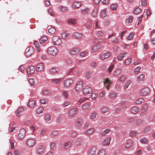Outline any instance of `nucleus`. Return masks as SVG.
<instances>
[{"instance_id": "e433bc0d", "label": "nucleus", "mask_w": 155, "mask_h": 155, "mask_svg": "<svg viewBox=\"0 0 155 155\" xmlns=\"http://www.w3.org/2000/svg\"><path fill=\"white\" fill-rule=\"evenodd\" d=\"M35 103L34 101L31 100H30L28 103V105L30 107H33L35 105Z\"/></svg>"}, {"instance_id": "bb28decb", "label": "nucleus", "mask_w": 155, "mask_h": 155, "mask_svg": "<svg viewBox=\"0 0 155 155\" xmlns=\"http://www.w3.org/2000/svg\"><path fill=\"white\" fill-rule=\"evenodd\" d=\"M107 10L105 9L101 12V15L102 18H104L107 16Z\"/></svg>"}, {"instance_id": "f03ea898", "label": "nucleus", "mask_w": 155, "mask_h": 155, "mask_svg": "<svg viewBox=\"0 0 155 155\" xmlns=\"http://www.w3.org/2000/svg\"><path fill=\"white\" fill-rule=\"evenodd\" d=\"M52 41L54 45H60L62 43L61 39L57 36H54L52 37Z\"/></svg>"}, {"instance_id": "de8ad7c7", "label": "nucleus", "mask_w": 155, "mask_h": 155, "mask_svg": "<svg viewBox=\"0 0 155 155\" xmlns=\"http://www.w3.org/2000/svg\"><path fill=\"white\" fill-rule=\"evenodd\" d=\"M131 83V81L130 80H127L125 84H124V89H127L129 85H130V84Z\"/></svg>"}, {"instance_id": "412c9836", "label": "nucleus", "mask_w": 155, "mask_h": 155, "mask_svg": "<svg viewBox=\"0 0 155 155\" xmlns=\"http://www.w3.org/2000/svg\"><path fill=\"white\" fill-rule=\"evenodd\" d=\"M34 52V49L33 47H30L28 51L26 52V55L28 57L30 56Z\"/></svg>"}, {"instance_id": "8fccbe9b", "label": "nucleus", "mask_w": 155, "mask_h": 155, "mask_svg": "<svg viewBox=\"0 0 155 155\" xmlns=\"http://www.w3.org/2000/svg\"><path fill=\"white\" fill-rule=\"evenodd\" d=\"M51 91L47 89H45L43 90L42 92V94L45 95L49 94H51Z\"/></svg>"}, {"instance_id": "864d4df0", "label": "nucleus", "mask_w": 155, "mask_h": 155, "mask_svg": "<svg viewBox=\"0 0 155 155\" xmlns=\"http://www.w3.org/2000/svg\"><path fill=\"white\" fill-rule=\"evenodd\" d=\"M92 25L91 21L89 20L87 21L86 24V27L87 28H89L91 27Z\"/></svg>"}, {"instance_id": "7ed1b4c3", "label": "nucleus", "mask_w": 155, "mask_h": 155, "mask_svg": "<svg viewBox=\"0 0 155 155\" xmlns=\"http://www.w3.org/2000/svg\"><path fill=\"white\" fill-rule=\"evenodd\" d=\"M78 109L77 108H73L71 109L68 111V115L69 117H72L77 114Z\"/></svg>"}, {"instance_id": "680f3d73", "label": "nucleus", "mask_w": 155, "mask_h": 155, "mask_svg": "<svg viewBox=\"0 0 155 155\" xmlns=\"http://www.w3.org/2000/svg\"><path fill=\"white\" fill-rule=\"evenodd\" d=\"M140 142L144 144H147L148 143V141L147 139L146 138H143L140 140Z\"/></svg>"}, {"instance_id": "4d7b16f0", "label": "nucleus", "mask_w": 155, "mask_h": 155, "mask_svg": "<svg viewBox=\"0 0 155 155\" xmlns=\"http://www.w3.org/2000/svg\"><path fill=\"white\" fill-rule=\"evenodd\" d=\"M59 10L62 12H64L67 10V7L64 6H61L59 7Z\"/></svg>"}, {"instance_id": "09e8293b", "label": "nucleus", "mask_w": 155, "mask_h": 155, "mask_svg": "<svg viewBox=\"0 0 155 155\" xmlns=\"http://www.w3.org/2000/svg\"><path fill=\"white\" fill-rule=\"evenodd\" d=\"M51 117L50 114H46L45 115V119L47 121H48L51 120Z\"/></svg>"}, {"instance_id": "4be33fe9", "label": "nucleus", "mask_w": 155, "mask_h": 155, "mask_svg": "<svg viewBox=\"0 0 155 155\" xmlns=\"http://www.w3.org/2000/svg\"><path fill=\"white\" fill-rule=\"evenodd\" d=\"M56 31V30L55 27L51 26V28L48 29V32L49 33L54 34Z\"/></svg>"}, {"instance_id": "e2e57ef3", "label": "nucleus", "mask_w": 155, "mask_h": 155, "mask_svg": "<svg viewBox=\"0 0 155 155\" xmlns=\"http://www.w3.org/2000/svg\"><path fill=\"white\" fill-rule=\"evenodd\" d=\"M72 143L71 142H68L65 143L64 146L65 148H68L71 145Z\"/></svg>"}, {"instance_id": "9d476101", "label": "nucleus", "mask_w": 155, "mask_h": 155, "mask_svg": "<svg viewBox=\"0 0 155 155\" xmlns=\"http://www.w3.org/2000/svg\"><path fill=\"white\" fill-rule=\"evenodd\" d=\"M150 92V90L148 88L145 87L142 89L140 91V94L143 96L146 95Z\"/></svg>"}, {"instance_id": "c756f323", "label": "nucleus", "mask_w": 155, "mask_h": 155, "mask_svg": "<svg viewBox=\"0 0 155 155\" xmlns=\"http://www.w3.org/2000/svg\"><path fill=\"white\" fill-rule=\"evenodd\" d=\"M61 78H54L51 80V82L52 83H54L56 84H58L61 81Z\"/></svg>"}, {"instance_id": "9b49d317", "label": "nucleus", "mask_w": 155, "mask_h": 155, "mask_svg": "<svg viewBox=\"0 0 155 155\" xmlns=\"http://www.w3.org/2000/svg\"><path fill=\"white\" fill-rule=\"evenodd\" d=\"M83 91L84 94L87 95L89 94H91L92 93V90L90 87L87 86L83 89Z\"/></svg>"}, {"instance_id": "69168bd1", "label": "nucleus", "mask_w": 155, "mask_h": 155, "mask_svg": "<svg viewBox=\"0 0 155 155\" xmlns=\"http://www.w3.org/2000/svg\"><path fill=\"white\" fill-rule=\"evenodd\" d=\"M97 13V8H95L92 13V16L93 17L95 16Z\"/></svg>"}, {"instance_id": "f3484780", "label": "nucleus", "mask_w": 155, "mask_h": 155, "mask_svg": "<svg viewBox=\"0 0 155 155\" xmlns=\"http://www.w3.org/2000/svg\"><path fill=\"white\" fill-rule=\"evenodd\" d=\"M44 67V65L43 63H40L38 64L36 67V70L38 71H43Z\"/></svg>"}, {"instance_id": "c03bdc74", "label": "nucleus", "mask_w": 155, "mask_h": 155, "mask_svg": "<svg viewBox=\"0 0 155 155\" xmlns=\"http://www.w3.org/2000/svg\"><path fill=\"white\" fill-rule=\"evenodd\" d=\"M117 4H114L111 5L110 8L112 10L115 11L117 9Z\"/></svg>"}, {"instance_id": "a19ab883", "label": "nucleus", "mask_w": 155, "mask_h": 155, "mask_svg": "<svg viewBox=\"0 0 155 155\" xmlns=\"http://www.w3.org/2000/svg\"><path fill=\"white\" fill-rule=\"evenodd\" d=\"M132 60V58H127L124 61V64L127 65L130 64L131 63Z\"/></svg>"}, {"instance_id": "79ce46f5", "label": "nucleus", "mask_w": 155, "mask_h": 155, "mask_svg": "<svg viewBox=\"0 0 155 155\" xmlns=\"http://www.w3.org/2000/svg\"><path fill=\"white\" fill-rule=\"evenodd\" d=\"M89 12V9L86 8L81 10V13L83 15H86Z\"/></svg>"}, {"instance_id": "dca6fc26", "label": "nucleus", "mask_w": 155, "mask_h": 155, "mask_svg": "<svg viewBox=\"0 0 155 155\" xmlns=\"http://www.w3.org/2000/svg\"><path fill=\"white\" fill-rule=\"evenodd\" d=\"M45 148L44 146H40L38 148L37 150V153L38 154L41 155L44 153Z\"/></svg>"}, {"instance_id": "20e7f679", "label": "nucleus", "mask_w": 155, "mask_h": 155, "mask_svg": "<svg viewBox=\"0 0 155 155\" xmlns=\"http://www.w3.org/2000/svg\"><path fill=\"white\" fill-rule=\"evenodd\" d=\"M73 80L71 78H68L64 81L63 82L64 87H68L73 83Z\"/></svg>"}, {"instance_id": "b1692460", "label": "nucleus", "mask_w": 155, "mask_h": 155, "mask_svg": "<svg viewBox=\"0 0 155 155\" xmlns=\"http://www.w3.org/2000/svg\"><path fill=\"white\" fill-rule=\"evenodd\" d=\"M24 110V108L22 107H19L16 111V115L18 117L21 115L22 112Z\"/></svg>"}, {"instance_id": "ddd939ff", "label": "nucleus", "mask_w": 155, "mask_h": 155, "mask_svg": "<svg viewBox=\"0 0 155 155\" xmlns=\"http://www.w3.org/2000/svg\"><path fill=\"white\" fill-rule=\"evenodd\" d=\"M35 140L32 139H29L26 141V145L29 147H33L35 143Z\"/></svg>"}, {"instance_id": "052dcab7", "label": "nucleus", "mask_w": 155, "mask_h": 155, "mask_svg": "<svg viewBox=\"0 0 155 155\" xmlns=\"http://www.w3.org/2000/svg\"><path fill=\"white\" fill-rule=\"evenodd\" d=\"M126 77L127 75H123L120 77L119 78V81H121L123 82L126 79Z\"/></svg>"}, {"instance_id": "f8f14e48", "label": "nucleus", "mask_w": 155, "mask_h": 155, "mask_svg": "<svg viewBox=\"0 0 155 155\" xmlns=\"http://www.w3.org/2000/svg\"><path fill=\"white\" fill-rule=\"evenodd\" d=\"M26 130L25 129H22L20 131L18 135V138L19 139H23L25 135Z\"/></svg>"}, {"instance_id": "338daca9", "label": "nucleus", "mask_w": 155, "mask_h": 155, "mask_svg": "<svg viewBox=\"0 0 155 155\" xmlns=\"http://www.w3.org/2000/svg\"><path fill=\"white\" fill-rule=\"evenodd\" d=\"M47 130L45 129H44L41 130L40 134V135L41 136H44L46 133Z\"/></svg>"}, {"instance_id": "4c0bfd02", "label": "nucleus", "mask_w": 155, "mask_h": 155, "mask_svg": "<svg viewBox=\"0 0 155 155\" xmlns=\"http://www.w3.org/2000/svg\"><path fill=\"white\" fill-rule=\"evenodd\" d=\"M90 106V104L86 103L83 104L82 106V108L84 110H86L88 109Z\"/></svg>"}, {"instance_id": "a878e982", "label": "nucleus", "mask_w": 155, "mask_h": 155, "mask_svg": "<svg viewBox=\"0 0 155 155\" xmlns=\"http://www.w3.org/2000/svg\"><path fill=\"white\" fill-rule=\"evenodd\" d=\"M139 110V109L137 107H132L131 109V112L134 114L137 113Z\"/></svg>"}, {"instance_id": "5fc2aeb1", "label": "nucleus", "mask_w": 155, "mask_h": 155, "mask_svg": "<svg viewBox=\"0 0 155 155\" xmlns=\"http://www.w3.org/2000/svg\"><path fill=\"white\" fill-rule=\"evenodd\" d=\"M58 132L57 131H53L50 134L52 137H55L58 136Z\"/></svg>"}, {"instance_id": "a18cd8bd", "label": "nucleus", "mask_w": 155, "mask_h": 155, "mask_svg": "<svg viewBox=\"0 0 155 155\" xmlns=\"http://www.w3.org/2000/svg\"><path fill=\"white\" fill-rule=\"evenodd\" d=\"M109 108L106 107H103L101 109V111L103 113H107L109 111Z\"/></svg>"}, {"instance_id": "37998d69", "label": "nucleus", "mask_w": 155, "mask_h": 155, "mask_svg": "<svg viewBox=\"0 0 155 155\" xmlns=\"http://www.w3.org/2000/svg\"><path fill=\"white\" fill-rule=\"evenodd\" d=\"M145 78V75L143 74H140L138 77V81H143Z\"/></svg>"}, {"instance_id": "6e6d98bb", "label": "nucleus", "mask_w": 155, "mask_h": 155, "mask_svg": "<svg viewBox=\"0 0 155 155\" xmlns=\"http://www.w3.org/2000/svg\"><path fill=\"white\" fill-rule=\"evenodd\" d=\"M57 71L54 67L52 68L50 70V72L51 74H54L57 73Z\"/></svg>"}, {"instance_id": "1a4fd4ad", "label": "nucleus", "mask_w": 155, "mask_h": 155, "mask_svg": "<svg viewBox=\"0 0 155 155\" xmlns=\"http://www.w3.org/2000/svg\"><path fill=\"white\" fill-rule=\"evenodd\" d=\"M97 150L96 146L92 147L88 150V155H95Z\"/></svg>"}, {"instance_id": "ea45409f", "label": "nucleus", "mask_w": 155, "mask_h": 155, "mask_svg": "<svg viewBox=\"0 0 155 155\" xmlns=\"http://www.w3.org/2000/svg\"><path fill=\"white\" fill-rule=\"evenodd\" d=\"M44 110V108L42 107H39L37 110V114H39L42 113Z\"/></svg>"}, {"instance_id": "774afa93", "label": "nucleus", "mask_w": 155, "mask_h": 155, "mask_svg": "<svg viewBox=\"0 0 155 155\" xmlns=\"http://www.w3.org/2000/svg\"><path fill=\"white\" fill-rule=\"evenodd\" d=\"M134 35V33L132 32L130 33L127 39L129 40H131L133 38Z\"/></svg>"}, {"instance_id": "aec40b11", "label": "nucleus", "mask_w": 155, "mask_h": 155, "mask_svg": "<svg viewBox=\"0 0 155 155\" xmlns=\"http://www.w3.org/2000/svg\"><path fill=\"white\" fill-rule=\"evenodd\" d=\"M111 138L110 137H107L102 142V145L104 146L109 145L110 143Z\"/></svg>"}, {"instance_id": "0e129e2a", "label": "nucleus", "mask_w": 155, "mask_h": 155, "mask_svg": "<svg viewBox=\"0 0 155 155\" xmlns=\"http://www.w3.org/2000/svg\"><path fill=\"white\" fill-rule=\"evenodd\" d=\"M133 17L132 16H130L127 19V21L128 23H131L133 21Z\"/></svg>"}, {"instance_id": "58836bf2", "label": "nucleus", "mask_w": 155, "mask_h": 155, "mask_svg": "<svg viewBox=\"0 0 155 155\" xmlns=\"http://www.w3.org/2000/svg\"><path fill=\"white\" fill-rule=\"evenodd\" d=\"M48 39V37L46 36H44L42 37L40 40L41 43H42L46 42Z\"/></svg>"}, {"instance_id": "bf43d9fd", "label": "nucleus", "mask_w": 155, "mask_h": 155, "mask_svg": "<svg viewBox=\"0 0 155 155\" xmlns=\"http://www.w3.org/2000/svg\"><path fill=\"white\" fill-rule=\"evenodd\" d=\"M141 9L138 7H137L134 10V12L136 14H137L141 12Z\"/></svg>"}, {"instance_id": "473e14b6", "label": "nucleus", "mask_w": 155, "mask_h": 155, "mask_svg": "<svg viewBox=\"0 0 155 155\" xmlns=\"http://www.w3.org/2000/svg\"><path fill=\"white\" fill-rule=\"evenodd\" d=\"M127 53H122L121 54H120L118 57H117V59L118 60H121L123 59L124 58V57H125L127 55Z\"/></svg>"}, {"instance_id": "cd10ccee", "label": "nucleus", "mask_w": 155, "mask_h": 155, "mask_svg": "<svg viewBox=\"0 0 155 155\" xmlns=\"http://www.w3.org/2000/svg\"><path fill=\"white\" fill-rule=\"evenodd\" d=\"M95 131L94 128H91L87 130L85 133L86 135H89L92 134Z\"/></svg>"}, {"instance_id": "13d9d810", "label": "nucleus", "mask_w": 155, "mask_h": 155, "mask_svg": "<svg viewBox=\"0 0 155 155\" xmlns=\"http://www.w3.org/2000/svg\"><path fill=\"white\" fill-rule=\"evenodd\" d=\"M97 114V113L95 112H93L91 114L90 116L91 119L92 120L94 119L96 117Z\"/></svg>"}, {"instance_id": "3c124183", "label": "nucleus", "mask_w": 155, "mask_h": 155, "mask_svg": "<svg viewBox=\"0 0 155 155\" xmlns=\"http://www.w3.org/2000/svg\"><path fill=\"white\" fill-rule=\"evenodd\" d=\"M105 153L106 152L105 149H101L99 150L98 155H105Z\"/></svg>"}, {"instance_id": "6e6552de", "label": "nucleus", "mask_w": 155, "mask_h": 155, "mask_svg": "<svg viewBox=\"0 0 155 155\" xmlns=\"http://www.w3.org/2000/svg\"><path fill=\"white\" fill-rule=\"evenodd\" d=\"M104 84L108 90L112 84V82L108 78H106L104 79Z\"/></svg>"}, {"instance_id": "c85d7f7f", "label": "nucleus", "mask_w": 155, "mask_h": 155, "mask_svg": "<svg viewBox=\"0 0 155 155\" xmlns=\"http://www.w3.org/2000/svg\"><path fill=\"white\" fill-rule=\"evenodd\" d=\"M76 20L74 18H71L68 19V22L71 25H74L76 23Z\"/></svg>"}, {"instance_id": "4468645a", "label": "nucleus", "mask_w": 155, "mask_h": 155, "mask_svg": "<svg viewBox=\"0 0 155 155\" xmlns=\"http://www.w3.org/2000/svg\"><path fill=\"white\" fill-rule=\"evenodd\" d=\"M27 74L29 75L32 74L35 71V68L33 66H31L27 69Z\"/></svg>"}, {"instance_id": "a211bd4d", "label": "nucleus", "mask_w": 155, "mask_h": 155, "mask_svg": "<svg viewBox=\"0 0 155 155\" xmlns=\"http://www.w3.org/2000/svg\"><path fill=\"white\" fill-rule=\"evenodd\" d=\"M80 51L79 49L78 48H73L71 49L70 53L72 55H76L78 54Z\"/></svg>"}, {"instance_id": "f257e3e1", "label": "nucleus", "mask_w": 155, "mask_h": 155, "mask_svg": "<svg viewBox=\"0 0 155 155\" xmlns=\"http://www.w3.org/2000/svg\"><path fill=\"white\" fill-rule=\"evenodd\" d=\"M47 52L52 55H55L58 52V49L54 46H52L48 48Z\"/></svg>"}, {"instance_id": "49530a36", "label": "nucleus", "mask_w": 155, "mask_h": 155, "mask_svg": "<svg viewBox=\"0 0 155 155\" xmlns=\"http://www.w3.org/2000/svg\"><path fill=\"white\" fill-rule=\"evenodd\" d=\"M144 102V100L143 98H140L137 100L135 103L137 104H140Z\"/></svg>"}, {"instance_id": "7c9ffc66", "label": "nucleus", "mask_w": 155, "mask_h": 155, "mask_svg": "<svg viewBox=\"0 0 155 155\" xmlns=\"http://www.w3.org/2000/svg\"><path fill=\"white\" fill-rule=\"evenodd\" d=\"M133 143L131 140H128L125 144V147L126 148H129L132 145Z\"/></svg>"}, {"instance_id": "2eb2a0df", "label": "nucleus", "mask_w": 155, "mask_h": 155, "mask_svg": "<svg viewBox=\"0 0 155 155\" xmlns=\"http://www.w3.org/2000/svg\"><path fill=\"white\" fill-rule=\"evenodd\" d=\"M34 45L35 47L36 50L38 52H40L41 50V46L37 41H35L34 42Z\"/></svg>"}, {"instance_id": "f704fd0d", "label": "nucleus", "mask_w": 155, "mask_h": 155, "mask_svg": "<svg viewBox=\"0 0 155 155\" xmlns=\"http://www.w3.org/2000/svg\"><path fill=\"white\" fill-rule=\"evenodd\" d=\"M111 130L109 129H107L104 131H103L101 133V135L102 136H105L106 134H108L110 131Z\"/></svg>"}, {"instance_id": "39448f33", "label": "nucleus", "mask_w": 155, "mask_h": 155, "mask_svg": "<svg viewBox=\"0 0 155 155\" xmlns=\"http://www.w3.org/2000/svg\"><path fill=\"white\" fill-rule=\"evenodd\" d=\"M83 82L80 81H78L76 84L75 90L76 91H79L82 90L83 88Z\"/></svg>"}, {"instance_id": "72a5a7b5", "label": "nucleus", "mask_w": 155, "mask_h": 155, "mask_svg": "<svg viewBox=\"0 0 155 155\" xmlns=\"http://www.w3.org/2000/svg\"><path fill=\"white\" fill-rule=\"evenodd\" d=\"M69 35V34L67 31L63 32L61 34V38L63 39H65L67 38Z\"/></svg>"}, {"instance_id": "603ef678", "label": "nucleus", "mask_w": 155, "mask_h": 155, "mask_svg": "<svg viewBox=\"0 0 155 155\" xmlns=\"http://www.w3.org/2000/svg\"><path fill=\"white\" fill-rule=\"evenodd\" d=\"M62 95L63 97L65 99H67L69 96L68 93L65 91H64L62 92Z\"/></svg>"}, {"instance_id": "423d86ee", "label": "nucleus", "mask_w": 155, "mask_h": 155, "mask_svg": "<svg viewBox=\"0 0 155 155\" xmlns=\"http://www.w3.org/2000/svg\"><path fill=\"white\" fill-rule=\"evenodd\" d=\"M101 48V45L100 44H95L92 47L91 49V52L93 53H95L97 52Z\"/></svg>"}, {"instance_id": "c9c22d12", "label": "nucleus", "mask_w": 155, "mask_h": 155, "mask_svg": "<svg viewBox=\"0 0 155 155\" xmlns=\"http://www.w3.org/2000/svg\"><path fill=\"white\" fill-rule=\"evenodd\" d=\"M148 106L147 104H145L142 108L141 112L142 113H144L147 110Z\"/></svg>"}, {"instance_id": "5701e85b", "label": "nucleus", "mask_w": 155, "mask_h": 155, "mask_svg": "<svg viewBox=\"0 0 155 155\" xmlns=\"http://www.w3.org/2000/svg\"><path fill=\"white\" fill-rule=\"evenodd\" d=\"M81 3L79 2H75L73 3L72 7L73 8H77L81 6Z\"/></svg>"}, {"instance_id": "0eeeda50", "label": "nucleus", "mask_w": 155, "mask_h": 155, "mask_svg": "<svg viewBox=\"0 0 155 155\" xmlns=\"http://www.w3.org/2000/svg\"><path fill=\"white\" fill-rule=\"evenodd\" d=\"M111 54L109 52H107L101 54L100 56V58L102 60L108 58L111 56Z\"/></svg>"}, {"instance_id": "393cba45", "label": "nucleus", "mask_w": 155, "mask_h": 155, "mask_svg": "<svg viewBox=\"0 0 155 155\" xmlns=\"http://www.w3.org/2000/svg\"><path fill=\"white\" fill-rule=\"evenodd\" d=\"M82 141V139L81 138H78L76 140L75 143V145L77 146H80L81 145V143Z\"/></svg>"}, {"instance_id": "6ab92c4d", "label": "nucleus", "mask_w": 155, "mask_h": 155, "mask_svg": "<svg viewBox=\"0 0 155 155\" xmlns=\"http://www.w3.org/2000/svg\"><path fill=\"white\" fill-rule=\"evenodd\" d=\"M72 36L76 39H80L82 38V35L81 33L75 32L72 34Z\"/></svg>"}, {"instance_id": "2f4dec72", "label": "nucleus", "mask_w": 155, "mask_h": 155, "mask_svg": "<svg viewBox=\"0 0 155 155\" xmlns=\"http://www.w3.org/2000/svg\"><path fill=\"white\" fill-rule=\"evenodd\" d=\"M108 96L110 98L113 99L117 96V94L115 92H112Z\"/></svg>"}]
</instances>
